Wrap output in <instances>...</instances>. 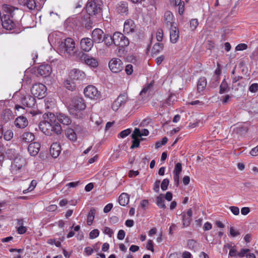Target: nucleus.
I'll list each match as a JSON object with an SVG mask.
<instances>
[{"instance_id": "nucleus-45", "label": "nucleus", "mask_w": 258, "mask_h": 258, "mask_svg": "<svg viewBox=\"0 0 258 258\" xmlns=\"http://www.w3.org/2000/svg\"><path fill=\"white\" fill-rule=\"evenodd\" d=\"M228 86L227 82L224 80H223L220 86V91L219 93L220 94H223L226 92L228 91Z\"/></svg>"}, {"instance_id": "nucleus-54", "label": "nucleus", "mask_w": 258, "mask_h": 258, "mask_svg": "<svg viewBox=\"0 0 258 258\" xmlns=\"http://www.w3.org/2000/svg\"><path fill=\"white\" fill-rule=\"evenodd\" d=\"M131 133V130L130 128L126 129L120 133V137L122 138H124L130 134Z\"/></svg>"}, {"instance_id": "nucleus-28", "label": "nucleus", "mask_w": 258, "mask_h": 258, "mask_svg": "<svg viewBox=\"0 0 258 258\" xmlns=\"http://www.w3.org/2000/svg\"><path fill=\"white\" fill-rule=\"evenodd\" d=\"M58 121L63 125H68L72 122L70 117L63 113H59L57 115Z\"/></svg>"}, {"instance_id": "nucleus-27", "label": "nucleus", "mask_w": 258, "mask_h": 258, "mask_svg": "<svg viewBox=\"0 0 258 258\" xmlns=\"http://www.w3.org/2000/svg\"><path fill=\"white\" fill-rule=\"evenodd\" d=\"M24 164L25 160L22 158L17 157L14 160L12 167L14 170L18 171L20 170Z\"/></svg>"}, {"instance_id": "nucleus-40", "label": "nucleus", "mask_w": 258, "mask_h": 258, "mask_svg": "<svg viewBox=\"0 0 258 258\" xmlns=\"http://www.w3.org/2000/svg\"><path fill=\"white\" fill-rule=\"evenodd\" d=\"M164 201V197L162 194H161L157 198L156 204L159 208L164 209L166 208Z\"/></svg>"}, {"instance_id": "nucleus-43", "label": "nucleus", "mask_w": 258, "mask_h": 258, "mask_svg": "<svg viewBox=\"0 0 258 258\" xmlns=\"http://www.w3.org/2000/svg\"><path fill=\"white\" fill-rule=\"evenodd\" d=\"M187 246L188 248L196 251L198 248V243L195 240L189 239L187 242Z\"/></svg>"}, {"instance_id": "nucleus-6", "label": "nucleus", "mask_w": 258, "mask_h": 258, "mask_svg": "<svg viewBox=\"0 0 258 258\" xmlns=\"http://www.w3.org/2000/svg\"><path fill=\"white\" fill-rule=\"evenodd\" d=\"M46 87L41 83L34 84L31 89V92L35 97L39 99L44 98L46 94Z\"/></svg>"}, {"instance_id": "nucleus-63", "label": "nucleus", "mask_w": 258, "mask_h": 258, "mask_svg": "<svg viewBox=\"0 0 258 258\" xmlns=\"http://www.w3.org/2000/svg\"><path fill=\"white\" fill-rule=\"evenodd\" d=\"M160 183V181L159 180H157L155 182L154 184L153 189L156 192H158L159 191Z\"/></svg>"}, {"instance_id": "nucleus-39", "label": "nucleus", "mask_w": 258, "mask_h": 258, "mask_svg": "<svg viewBox=\"0 0 258 258\" xmlns=\"http://www.w3.org/2000/svg\"><path fill=\"white\" fill-rule=\"evenodd\" d=\"M66 135L67 137L72 141H75L77 139L76 135L73 129L68 128L66 130Z\"/></svg>"}, {"instance_id": "nucleus-52", "label": "nucleus", "mask_w": 258, "mask_h": 258, "mask_svg": "<svg viewBox=\"0 0 258 258\" xmlns=\"http://www.w3.org/2000/svg\"><path fill=\"white\" fill-rule=\"evenodd\" d=\"M248 90L250 92L252 93H255L258 91V84L257 83H253L248 88Z\"/></svg>"}, {"instance_id": "nucleus-33", "label": "nucleus", "mask_w": 258, "mask_h": 258, "mask_svg": "<svg viewBox=\"0 0 258 258\" xmlns=\"http://www.w3.org/2000/svg\"><path fill=\"white\" fill-rule=\"evenodd\" d=\"M129 196L126 193H122L118 198V203L120 205L125 206L129 202Z\"/></svg>"}, {"instance_id": "nucleus-35", "label": "nucleus", "mask_w": 258, "mask_h": 258, "mask_svg": "<svg viewBox=\"0 0 258 258\" xmlns=\"http://www.w3.org/2000/svg\"><path fill=\"white\" fill-rule=\"evenodd\" d=\"M164 45L162 43H156L153 46L152 53L153 55H157L163 50Z\"/></svg>"}, {"instance_id": "nucleus-4", "label": "nucleus", "mask_w": 258, "mask_h": 258, "mask_svg": "<svg viewBox=\"0 0 258 258\" xmlns=\"http://www.w3.org/2000/svg\"><path fill=\"white\" fill-rule=\"evenodd\" d=\"M75 43L71 38H67L62 41L59 45V52L65 56H71L75 54Z\"/></svg>"}, {"instance_id": "nucleus-21", "label": "nucleus", "mask_w": 258, "mask_h": 258, "mask_svg": "<svg viewBox=\"0 0 258 258\" xmlns=\"http://www.w3.org/2000/svg\"><path fill=\"white\" fill-rule=\"evenodd\" d=\"M164 24L167 27H173L174 26V22L173 20V15L172 13L170 11H167L165 13L164 16Z\"/></svg>"}, {"instance_id": "nucleus-49", "label": "nucleus", "mask_w": 258, "mask_h": 258, "mask_svg": "<svg viewBox=\"0 0 258 258\" xmlns=\"http://www.w3.org/2000/svg\"><path fill=\"white\" fill-rule=\"evenodd\" d=\"M99 232L98 229H94L89 233V237L90 239H94L98 236Z\"/></svg>"}, {"instance_id": "nucleus-64", "label": "nucleus", "mask_w": 258, "mask_h": 258, "mask_svg": "<svg viewBox=\"0 0 258 258\" xmlns=\"http://www.w3.org/2000/svg\"><path fill=\"white\" fill-rule=\"evenodd\" d=\"M125 232L123 230H119L117 234V238L119 240H122L125 237Z\"/></svg>"}, {"instance_id": "nucleus-24", "label": "nucleus", "mask_w": 258, "mask_h": 258, "mask_svg": "<svg viewBox=\"0 0 258 258\" xmlns=\"http://www.w3.org/2000/svg\"><path fill=\"white\" fill-rule=\"evenodd\" d=\"M60 151V146L58 143H54L51 145L50 153L53 158H57L59 155Z\"/></svg>"}, {"instance_id": "nucleus-16", "label": "nucleus", "mask_w": 258, "mask_h": 258, "mask_svg": "<svg viewBox=\"0 0 258 258\" xmlns=\"http://www.w3.org/2000/svg\"><path fill=\"white\" fill-rule=\"evenodd\" d=\"M93 41L89 38H82L80 41V45L82 50L89 51L93 46Z\"/></svg>"}, {"instance_id": "nucleus-50", "label": "nucleus", "mask_w": 258, "mask_h": 258, "mask_svg": "<svg viewBox=\"0 0 258 258\" xmlns=\"http://www.w3.org/2000/svg\"><path fill=\"white\" fill-rule=\"evenodd\" d=\"M132 138H137L138 137H142L141 131L139 128H135L131 136Z\"/></svg>"}, {"instance_id": "nucleus-56", "label": "nucleus", "mask_w": 258, "mask_h": 258, "mask_svg": "<svg viewBox=\"0 0 258 258\" xmlns=\"http://www.w3.org/2000/svg\"><path fill=\"white\" fill-rule=\"evenodd\" d=\"M125 72L127 75H131L133 72V66L131 64L126 65L125 68Z\"/></svg>"}, {"instance_id": "nucleus-41", "label": "nucleus", "mask_w": 258, "mask_h": 258, "mask_svg": "<svg viewBox=\"0 0 258 258\" xmlns=\"http://www.w3.org/2000/svg\"><path fill=\"white\" fill-rule=\"evenodd\" d=\"M3 117L6 121L13 118L12 111L10 109H6L3 111Z\"/></svg>"}, {"instance_id": "nucleus-5", "label": "nucleus", "mask_w": 258, "mask_h": 258, "mask_svg": "<svg viewBox=\"0 0 258 258\" xmlns=\"http://www.w3.org/2000/svg\"><path fill=\"white\" fill-rule=\"evenodd\" d=\"M102 3L99 0H89L86 9L89 16L100 15L102 10Z\"/></svg>"}, {"instance_id": "nucleus-59", "label": "nucleus", "mask_w": 258, "mask_h": 258, "mask_svg": "<svg viewBox=\"0 0 258 258\" xmlns=\"http://www.w3.org/2000/svg\"><path fill=\"white\" fill-rule=\"evenodd\" d=\"M163 35V33L162 30L159 29L158 30V32L157 33V35H156V38H157V40L158 41L160 42L162 40Z\"/></svg>"}, {"instance_id": "nucleus-14", "label": "nucleus", "mask_w": 258, "mask_h": 258, "mask_svg": "<svg viewBox=\"0 0 258 258\" xmlns=\"http://www.w3.org/2000/svg\"><path fill=\"white\" fill-rule=\"evenodd\" d=\"M104 35L105 34L101 29H95L92 33V40L93 42L100 43L103 41Z\"/></svg>"}, {"instance_id": "nucleus-26", "label": "nucleus", "mask_w": 258, "mask_h": 258, "mask_svg": "<svg viewBox=\"0 0 258 258\" xmlns=\"http://www.w3.org/2000/svg\"><path fill=\"white\" fill-rule=\"evenodd\" d=\"M116 11L118 13L127 14L128 12V4L126 2H120L116 6Z\"/></svg>"}, {"instance_id": "nucleus-15", "label": "nucleus", "mask_w": 258, "mask_h": 258, "mask_svg": "<svg viewBox=\"0 0 258 258\" xmlns=\"http://www.w3.org/2000/svg\"><path fill=\"white\" fill-rule=\"evenodd\" d=\"M38 73L43 77H46L49 76L52 72V69L50 65L41 64L40 65L38 70Z\"/></svg>"}, {"instance_id": "nucleus-9", "label": "nucleus", "mask_w": 258, "mask_h": 258, "mask_svg": "<svg viewBox=\"0 0 258 258\" xmlns=\"http://www.w3.org/2000/svg\"><path fill=\"white\" fill-rule=\"evenodd\" d=\"M108 66L111 71L114 73L120 72L123 68L122 61L117 58L111 59L109 62Z\"/></svg>"}, {"instance_id": "nucleus-19", "label": "nucleus", "mask_w": 258, "mask_h": 258, "mask_svg": "<svg viewBox=\"0 0 258 258\" xmlns=\"http://www.w3.org/2000/svg\"><path fill=\"white\" fill-rule=\"evenodd\" d=\"M179 37V30L174 26L170 28V40L172 43H175L177 42Z\"/></svg>"}, {"instance_id": "nucleus-32", "label": "nucleus", "mask_w": 258, "mask_h": 258, "mask_svg": "<svg viewBox=\"0 0 258 258\" xmlns=\"http://www.w3.org/2000/svg\"><path fill=\"white\" fill-rule=\"evenodd\" d=\"M207 86V80L205 77H201L198 82L197 90L199 92L204 91Z\"/></svg>"}, {"instance_id": "nucleus-3", "label": "nucleus", "mask_w": 258, "mask_h": 258, "mask_svg": "<svg viewBox=\"0 0 258 258\" xmlns=\"http://www.w3.org/2000/svg\"><path fill=\"white\" fill-rule=\"evenodd\" d=\"M2 8L3 11L6 13L5 15H8L11 19L18 23H19V22L24 15V11L22 10L10 5L4 4L3 5Z\"/></svg>"}, {"instance_id": "nucleus-60", "label": "nucleus", "mask_w": 258, "mask_h": 258, "mask_svg": "<svg viewBox=\"0 0 258 258\" xmlns=\"http://www.w3.org/2000/svg\"><path fill=\"white\" fill-rule=\"evenodd\" d=\"M228 247H230V246H228ZM236 251L237 250L236 249V246L235 245H234L233 246H230V249L229 252V255L231 256H234L236 254Z\"/></svg>"}, {"instance_id": "nucleus-1", "label": "nucleus", "mask_w": 258, "mask_h": 258, "mask_svg": "<svg viewBox=\"0 0 258 258\" xmlns=\"http://www.w3.org/2000/svg\"><path fill=\"white\" fill-rule=\"evenodd\" d=\"M86 107L84 99L80 97L74 98L69 107L70 113L77 118L83 119L86 114L83 112Z\"/></svg>"}, {"instance_id": "nucleus-20", "label": "nucleus", "mask_w": 258, "mask_h": 258, "mask_svg": "<svg viewBox=\"0 0 258 258\" xmlns=\"http://www.w3.org/2000/svg\"><path fill=\"white\" fill-rule=\"evenodd\" d=\"M28 124L27 119L23 115L17 117L15 120V126L19 128H24Z\"/></svg>"}, {"instance_id": "nucleus-51", "label": "nucleus", "mask_w": 258, "mask_h": 258, "mask_svg": "<svg viewBox=\"0 0 258 258\" xmlns=\"http://www.w3.org/2000/svg\"><path fill=\"white\" fill-rule=\"evenodd\" d=\"M133 140V144L132 145L131 148L134 149L135 148H138L140 146V140L138 138H132Z\"/></svg>"}, {"instance_id": "nucleus-34", "label": "nucleus", "mask_w": 258, "mask_h": 258, "mask_svg": "<svg viewBox=\"0 0 258 258\" xmlns=\"http://www.w3.org/2000/svg\"><path fill=\"white\" fill-rule=\"evenodd\" d=\"M21 138L23 141L26 143H30L34 140V136L31 133L26 132L22 134Z\"/></svg>"}, {"instance_id": "nucleus-47", "label": "nucleus", "mask_w": 258, "mask_h": 258, "mask_svg": "<svg viewBox=\"0 0 258 258\" xmlns=\"http://www.w3.org/2000/svg\"><path fill=\"white\" fill-rule=\"evenodd\" d=\"M199 25L198 20L197 19H192L190 21V27L192 30H195Z\"/></svg>"}, {"instance_id": "nucleus-44", "label": "nucleus", "mask_w": 258, "mask_h": 258, "mask_svg": "<svg viewBox=\"0 0 258 258\" xmlns=\"http://www.w3.org/2000/svg\"><path fill=\"white\" fill-rule=\"evenodd\" d=\"M3 136L5 140L10 141L13 137V132L11 130H8L4 132Z\"/></svg>"}, {"instance_id": "nucleus-30", "label": "nucleus", "mask_w": 258, "mask_h": 258, "mask_svg": "<svg viewBox=\"0 0 258 258\" xmlns=\"http://www.w3.org/2000/svg\"><path fill=\"white\" fill-rule=\"evenodd\" d=\"M43 117L45 119V121L50 122V123L56 124L55 123L57 116L51 112L45 113L43 115Z\"/></svg>"}, {"instance_id": "nucleus-13", "label": "nucleus", "mask_w": 258, "mask_h": 258, "mask_svg": "<svg viewBox=\"0 0 258 258\" xmlns=\"http://www.w3.org/2000/svg\"><path fill=\"white\" fill-rule=\"evenodd\" d=\"M81 60L85 63L87 65L92 68H96L98 66V62L97 59L89 56L85 53H82L80 56Z\"/></svg>"}, {"instance_id": "nucleus-29", "label": "nucleus", "mask_w": 258, "mask_h": 258, "mask_svg": "<svg viewBox=\"0 0 258 258\" xmlns=\"http://www.w3.org/2000/svg\"><path fill=\"white\" fill-rule=\"evenodd\" d=\"M170 3L174 6H178V14L182 15L184 11V3L181 0H170Z\"/></svg>"}, {"instance_id": "nucleus-31", "label": "nucleus", "mask_w": 258, "mask_h": 258, "mask_svg": "<svg viewBox=\"0 0 258 258\" xmlns=\"http://www.w3.org/2000/svg\"><path fill=\"white\" fill-rule=\"evenodd\" d=\"M76 82H74L70 77L64 82V86L69 90L73 91L75 89L76 86Z\"/></svg>"}, {"instance_id": "nucleus-36", "label": "nucleus", "mask_w": 258, "mask_h": 258, "mask_svg": "<svg viewBox=\"0 0 258 258\" xmlns=\"http://www.w3.org/2000/svg\"><path fill=\"white\" fill-rule=\"evenodd\" d=\"M247 131V126L244 125H239L234 128V131L236 132V133L240 135L245 134Z\"/></svg>"}, {"instance_id": "nucleus-11", "label": "nucleus", "mask_w": 258, "mask_h": 258, "mask_svg": "<svg viewBox=\"0 0 258 258\" xmlns=\"http://www.w3.org/2000/svg\"><path fill=\"white\" fill-rule=\"evenodd\" d=\"M85 96L91 99H97L100 97V93L97 88L91 85L86 87L84 91Z\"/></svg>"}, {"instance_id": "nucleus-12", "label": "nucleus", "mask_w": 258, "mask_h": 258, "mask_svg": "<svg viewBox=\"0 0 258 258\" xmlns=\"http://www.w3.org/2000/svg\"><path fill=\"white\" fill-rule=\"evenodd\" d=\"M128 99L127 95L126 93L120 94L117 99L113 102L112 105V108L113 110L116 111L119 107L125 104Z\"/></svg>"}, {"instance_id": "nucleus-46", "label": "nucleus", "mask_w": 258, "mask_h": 258, "mask_svg": "<svg viewBox=\"0 0 258 258\" xmlns=\"http://www.w3.org/2000/svg\"><path fill=\"white\" fill-rule=\"evenodd\" d=\"M182 170V165L180 163H177L175 165V168L173 170V174L180 175Z\"/></svg>"}, {"instance_id": "nucleus-53", "label": "nucleus", "mask_w": 258, "mask_h": 258, "mask_svg": "<svg viewBox=\"0 0 258 258\" xmlns=\"http://www.w3.org/2000/svg\"><path fill=\"white\" fill-rule=\"evenodd\" d=\"M36 184H37V182H36V180H32L31 182L30 185L29 187V188L27 190H24L23 193L26 194L28 190H29V191L32 190L36 186Z\"/></svg>"}, {"instance_id": "nucleus-48", "label": "nucleus", "mask_w": 258, "mask_h": 258, "mask_svg": "<svg viewBox=\"0 0 258 258\" xmlns=\"http://www.w3.org/2000/svg\"><path fill=\"white\" fill-rule=\"evenodd\" d=\"M169 183V181L168 179H163L161 184V189L163 191L166 190L167 189Z\"/></svg>"}, {"instance_id": "nucleus-42", "label": "nucleus", "mask_w": 258, "mask_h": 258, "mask_svg": "<svg viewBox=\"0 0 258 258\" xmlns=\"http://www.w3.org/2000/svg\"><path fill=\"white\" fill-rule=\"evenodd\" d=\"M103 41H104L105 44L107 46H110L112 43L114 44V41H113V36H111L110 35H104Z\"/></svg>"}, {"instance_id": "nucleus-55", "label": "nucleus", "mask_w": 258, "mask_h": 258, "mask_svg": "<svg viewBox=\"0 0 258 258\" xmlns=\"http://www.w3.org/2000/svg\"><path fill=\"white\" fill-rule=\"evenodd\" d=\"M153 84L151 83L145 86L141 91L140 95H143L144 93H146L149 90L152 88Z\"/></svg>"}, {"instance_id": "nucleus-8", "label": "nucleus", "mask_w": 258, "mask_h": 258, "mask_svg": "<svg viewBox=\"0 0 258 258\" xmlns=\"http://www.w3.org/2000/svg\"><path fill=\"white\" fill-rule=\"evenodd\" d=\"M1 19L3 28L8 30L14 29L19 24L11 19L8 15L4 14Z\"/></svg>"}, {"instance_id": "nucleus-57", "label": "nucleus", "mask_w": 258, "mask_h": 258, "mask_svg": "<svg viewBox=\"0 0 258 258\" xmlns=\"http://www.w3.org/2000/svg\"><path fill=\"white\" fill-rule=\"evenodd\" d=\"M247 47V46L246 44L244 43H240L236 46L235 49L237 51H241L246 49Z\"/></svg>"}, {"instance_id": "nucleus-10", "label": "nucleus", "mask_w": 258, "mask_h": 258, "mask_svg": "<svg viewBox=\"0 0 258 258\" xmlns=\"http://www.w3.org/2000/svg\"><path fill=\"white\" fill-rule=\"evenodd\" d=\"M69 77L76 83H80L81 81L85 79L86 75L82 71L78 69H73L70 72Z\"/></svg>"}, {"instance_id": "nucleus-22", "label": "nucleus", "mask_w": 258, "mask_h": 258, "mask_svg": "<svg viewBox=\"0 0 258 258\" xmlns=\"http://www.w3.org/2000/svg\"><path fill=\"white\" fill-rule=\"evenodd\" d=\"M192 215V211L189 209L187 211L186 214L183 213L182 215V221L183 227H188L190 224L191 217Z\"/></svg>"}, {"instance_id": "nucleus-62", "label": "nucleus", "mask_w": 258, "mask_h": 258, "mask_svg": "<svg viewBox=\"0 0 258 258\" xmlns=\"http://www.w3.org/2000/svg\"><path fill=\"white\" fill-rule=\"evenodd\" d=\"M230 234L232 236L235 237L239 235L240 234V233L237 230L234 229L233 227H231L230 229Z\"/></svg>"}, {"instance_id": "nucleus-38", "label": "nucleus", "mask_w": 258, "mask_h": 258, "mask_svg": "<svg viewBox=\"0 0 258 258\" xmlns=\"http://www.w3.org/2000/svg\"><path fill=\"white\" fill-rule=\"evenodd\" d=\"M6 154L10 159H15L17 158V153L14 149H8L6 151Z\"/></svg>"}, {"instance_id": "nucleus-7", "label": "nucleus", "mask_w": 258, "mask_h": 258, "mask_svg": "<svg viewBox=\"0 0 258 258\" xmlns=\"http://www.w3.org/2000/svg\"><path fill=\"white\" fill-rule=\"evenodd\" d=\"M113 41L115 46L120 47L127 46L130 44L128 39L122 33L116 32L113 35Z\"/></svg>"}, {"instance_id": "nucleus-18", "label": "nucleus", "mask_w": 258, "mask_h": 258, "mask_svg": "<svg viewBox=\"0 0 258 258\" xmlns=\"http://www.w3.org/2000/svg\"><path fill=\"white\" fill-rule=\"evenodd\" d=\"M21 102L26 107H33L35 104V99L33 96L27 95L22 97Z\"/></svg>"}, {"instance_id": "nucleus-2", "label": "nucleus", "mask_w": 258, "mask_h": 258, "mask_svg": "<svg viewBox=\"0 0 258 258\" xmlns=\"http://www.w3.org/2000/svg\"><path fill=\"white\" fill-rule=\"evenodd\" d=\"M39 127L47 136H51L53 134L59 135L62 131L61 127L59 123L53 124L45 120L39 123Z\"/></svg>"}, {"instance_id": "nucleus-25", "label": "nucleus", "mask_w": 258, "mask_h": 258, "mask_svg": "<svg viewBox=\"0 0 258 258\" xmlns=\"http://www.w3.org/2000/svg\"><path fill=\"white\" fill-rule=\"evenodd\" d=\"M18 3L24 7H26L30 10H34L36 4L35 0H18Z\"/></svg>"}, {"instance_id": "nucleus-61", "label": "nucleus", "mask_w": 258, "mask_h": 258, "mask_svg": "<svg viewBox=\"0 0 258 258\" xmlns=\"http://www.w3.org/2000/svg\"><path fill=\"white\" fill-rule=\"evenodd\" d=\"M229 209L234 215H238L239 214V209L237 207L231 206Z\"/></svg>"}, {"instance_id": "nucleus-58", "label": "nucleus", "mask_w": 258, "mask_h": 258, "mask_svg": "<svg viewBox=\"0 0 258 258\" xmlns=\"http://www.w3.org/2000/svg\"><path fill=\"white\" fill-rule=\"evenodd\" d=\"M250 250L248 248H243L239 252L237 253V255L240 257H242L245 256V254L249 252Z\"/></svg>"}, {"instance_id": "nucleus-17", "label": "nucleus", "mask_w": 258, "mask_h": 258, "mask_svg": "<svg viewBox=\"0 0 258 258\" xmlns=\"http://www.w3.org/2000/svg\"><path fill=\"white\" fill-rule=\"evenodd\" d=\"M135 28L136 25L132 20L128 19L125 21L123 28V32L125 33H132L135 32Z\"/></svg>"}, {"instance_id": "nucleus-37", "label": "nucleus", "mask_w": 258, "mask_h": 258, "mask_svg": "<svg viewBox=\"0 0 258 258\" xmlns=\"http://www.w3.org/2000/svg\"><path fill=\"white\" fill-rule=\"evenodd\" d=\"M96 213V210L95 208H91L87 216V224L88 225H91L94 220L95 215Z\"/></svg>"}, {"instance_id": "nucleus-23", "label": "nucleus", "mask_w": 258, "mask_h": 258, "mask_svg": "<svg viewBox=\"0 0 258 258\" xmlns=\"http://www.w3.org/2000/svg\"><path fill=\"white\" fill-rule=\"evenodd\" d=\"M40 145L37 142H34L29 144L28 151L31 156L36 155L40 150Z\"/></svg>"}]
</instances>
